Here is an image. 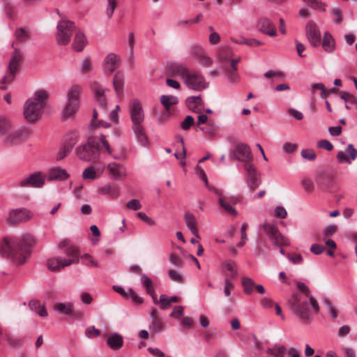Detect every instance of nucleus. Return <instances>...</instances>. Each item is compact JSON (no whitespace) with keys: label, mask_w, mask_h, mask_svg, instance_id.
<instances>
[{"label":"nucleus","mask_w":357,"mask_h":357,"mask_svg":"<svg viewBox=\"0 0 357 357\" xmlns=\"http://www.w3.org/2000/svg\"><path fill=\"white\" fill-rule=\"evenodd\" d=\"M316 182L318 185L321 187L328 186L331 182V177L325 172H318L315 178Z\"/></svg>","instance_id":"a19ab883"},{"label":"nucleus","mask_w":357,"mask_h":357,"mask_svg":"<svg viewBox=\"0 0 357 357\" xmlns=\"http://www.w3.org/2000/svg\"><path fill=\"white\" fill-rule=\"evenodd\" d=\"M45 177L49 181H63L67 180L70 177V174L66 169L54 167L48 170Z\"/></svg>","instance_id":"a211bd4d"},{"label":"nucleus","mask_w":357,"mask_h":357,"mask_svg":"<svg viewBox=\"0 0 357 357\" xmlns=\"http://www.w3.org/2000/svg\"><path fill=\"white\" fill-rule=\"evenodd\" d=\"M46 181L45 175L42 172L37 171L25 176L17 181V186L21 188H43Z\"/></svg>","instance_id":"9b49d317"},{"label":"nucleus","mask_w":357,"mask_h":357,"mask_svg":"<svg viewBox=\"0 0 357 357\" xmlns=\"http://www.w3.org/2000/svg\"><path fill=\"white\" fill-rule=\"evenodd\" d=\"M218 56L225 70H229L230 68L237 70V65L240 61V57L234 55L229 47H221L218 51Z\"/></svg>","instance_id":"9d476101"},{"label":"nucleus","mask_w":357,"mask_h":357,"mask_svg":"<svg viewBox=\"0 0 357 357\" xmlns=\"http://www.w3.org/2000/svg\"><path fill=\"white\" fill-rule=\"evenodd\" d=\"M263 344L255 335L247 337V356L259 357L263 350Z\"/></svg>","instance_id":"2eb2a0df"},{"label":"nucleus","mask_w":357,"mask_h":357,"mask_svg":"<svg viewBox=\"0 0 357 357\" xmlns=\"http://www.w3.org/2000/svg\"><path fill=\"white\" fill-rule=\"evenodd\" d=\"M92 67V63L90 59L87 58L82 61L81 66V72L83 74H87L89 73Z\"/></svg>","instance_id":"774afa93"},{"label":"nucleus","mask_w":357,"mask_h":357,"mask_svg":"<svg viewBox=\"0 0 357 357\" xmlns=\"http://www.w3.org/2000/svg\"><path fill=\"white\" fill-rule=\"evenodd\" d=\"M117 6L116 0H107V8H106V15L110 19Z\"/></svg>","instance_id":"09e8293b"},{"label":"nucleus","mask_w":357,"mask_h":357,"mask_svg":"<svg viewBox=\"0 0 357 357\" xmlns=\"http://www.w3.org/2000/svg\"><path fill=\"white\" fill-rule=\"evenodd\" d=\"M123 342L122 336L118 333L112 334L107 340V343L109 347L115 350L120 349L123 345Z\"/></svg>","instance_id":"c9c22d12"},{"label":"nucleus","mask_w":357,"mask_h":357,"mask_svg":"<svg viewBox=\"0 0 357 357\" xmlns=\"http://www.w3.org/2000/svg\"><path fill=\"white\" fill-rule=\"evenodd\" d=\"M316 90H320V96L321 99H326V89L322 83H315L312 86V92L314 93Z\"/></svg>","instance_id":"680f3d73"},{"label":"nucleus","mask_w":357,"mask_h":357,"mask_svg":"<svg viewBox=\"0 0 357 357\" xmlns=\"http://www.w3.org/2000/svg\"><path fill=\"white\" fill-rule=\"evenodd\" d=\"M82 177L84 180H94L97 178V173L94 166L86 168L82 172Z\"/></svg>","instance_id":"a18cd8bd"},{"label":"nucleus","mask_w":357,"mask_h":357,"mask_svg":"<svg viewBox=\"0 0 357 357\" xmlns=\"http://www.w3.org/2000/svg\"><path fill=\"white\" fill-rule=\"evenodd\" d=\"M131 119L133 123L132 126H142L141 123L144 121V113H131Z\"/></svg>","instance_id":"5fc2aeb1"},{"label":"nucleus","mask_w":357,"mask_h":357,"mask_svg":"<svg viewBox=\"0 0 357 357\" xmlns=\"http://www.w3.org/2000/svg\"><path fill=\"white\" fill-rule=\"evenodd\" d=\"M100 140L105 150V151L110 155H112L114 158H117L116 156L113 155L112 154V150L110 147V145L108 142V141L106 139V137L104 135L100 134Z\"/></svg>","instance_id":"052dcab7"},{"label":"nucleus","mask_w":357,"mask_h":357,"mask_svg":"<svg viewBox=\"0 0 357 357\" xmlns=\"http://www.w3.org/2000/svg\"><path fill=\"white\" fill-rule=\"evenodd\" d=\"M184 219L188 228L190 230L192 234L199 238L200 236L198 232L195 216L191 213H186L184 215Z\"/></svg>","instance_id":"c85d7f7f"},{"label":"nucleus","mask_w":357,"mask_h":357,"mask_svg":"<svg viewBox=\"0 0 357 357\" xmlns=\"http://www.w3.org/2000/svg\"><path fill=\"white\" fill-rule=\"evenodd\" d=\"M22 56V52L20 50L15 49L9 61L6 73L1 79L0 89L6 90L7 86H6L5 84H9L14 80L15 77L17 73Z\"/></svg>","instance_id":"423d86ee"},{"label":"nucleus","mask_w":357,"mask_h":357,"mask_svg":"<svg viewBox=\"0 0 357 357\" xmlns=\"http://www.w3.org/2000/svg\"><path fill=\"white\" fill-rule=\"evenodd\" d=\"M261 228L275 245L282 248L290 245L289 240L280 233L276 225L266 222L262 225ZM280 252L282 255L285 254V251L282 248H280Z\"/></svg>","instance_id":"39448f33"},{"label":"nucleus","mask_w":357,"mask_h":357,"mask_svg":"<svg viewBox=\"0 0 357 357\" xmlns=\"http://www.w3.org/2000/svg\"><path fill=\"white\" fill-rule=\"evenodd\" d=\"M184 307L181 305L175 306L173 308L172 312L170 313L169 316L173 318H176L177 319H180L181 316L183 314Z\"/></svg>","instance_id":"0e129e2a"},{"label":"nucleus","mask_w":357,"mask_h":357,"mask_svg":"<svg viewBox=\"0 0 357 357\" xmlns=\"http://www.w3.org/2000/svg\"><path fill=\"white\" fill-rule=\"evenodd\" d=\"M269 357H300L298 351L294 347L287 349L284 346L276 344L267 350Z\"/></svg>","instance_id":"ddd939ff"},{"label":"nucleus","mask_w":357,"mask_h":357,"mask_svg":"<svg viewBox=\"0 0 357 357\" xmlns=\"http://www.w3.org/2000/svg\"><path fill=\"white\" fill-rule=\"evenodd\" d=\"M197 61L201 64L203 66L206 67V68H208L209 67L213 62L212 58H211L210 56H208L206 54V52H204V54H202V55L199 58V59L197 60Z\"/></svg>","instance_id":"6e6d98bb"},{"label":"nucleus","mask_w":357,"mask_h":357,"mask_svg":"<svg viewBox=\"0 0 357 357\" xmlns=\"http://www.w3.org/2000/svg\"><path fill=\"white\" fill-rule=\"evenodd\" d=\"M253 156L247 146V185L252 191L258 188L261 183L260 174L252 163Z\"/></svg>","instance_id":"6e6552de"},{"label":"nucleus","mask_w":357,"mask_h":357,"mask_svg":"<svg viewBox=\"0 0 357 357\" xmlns=\"http://www.w3.org/2000/svg\"><path fill=\"white\" fill-rule=\"evenodd\" d=\"M324 303L327 307L331 316L333 319H335L337 317V310L335 307V306L333 305L332 302L328 298H325L324 300Z\"/></svg>","instance_id":"864d4df0"},{"label":"nucleus","mask_w":357,"mask_h":357,"mask_svg":"<svg viewBox=\"0 0 357 357\" xmlns=\"http://www.w3.org/2000/svg\"><path fill=\"white\" fill-rule=\"evenodd\" d=\"M29 307L31 310L34 311L40 317H45L48 315L45 304H41L39 301L33 300L29 301Z\"/></svg>","instance_id":"473e14b6"},{"label":"nucleus","mask_w":357,"mask_h":357,"mask_svg":"<svg viewBox=\"0 0 357 357\" xmlns=\"http://www.w3.org/2000/svg\"><path fill=\"white\" fill-rule=\"evenodd\" d=\"M322 47L324 50L328 53L333 52V50H335V40L333 36L328 32H326L324 34Z\"/></svg>","instance_id":"f704fd0d"},{"label":"nucleus","mask_w":357,"mask_h":357,"mask_svg":"<svg viewBox=\"0 0 357 357\" xmlns=\"http://www.w3.org/2000/svg\"><path fill=\"white\" fill-rule=\"evenodd\" d=\"M106 168L112 180H123L127 175L126 168L121 163L112 162L107 165Z\"/></svg>","instance_id":"dca6fc26"},{"label":"nucleus","mask_w":357,"mask_h":357,"mask_svg":"<svg viewBox=\"0 0 357 357\" xmlns=\"http://www.w3.org/2000/svg\"><path fill=\"white\" fill-rule=\"evenodd\" d=\"M71 264H73L72 260H66V258L62 257L51 258L47 261V266L52 271H60Z\"/></svg>","instance_id":"aec40b11"},{"label":"nucleus","mask_w":357,"mask_h":357,"mask_svg":"<svg viewBox=\"0 0 357 357\" xmlns=\"http://www.w3.org/2000/svg\"><path fill=\"white\" fill-rule=\"evenodd\" d=\"M167 69L171 76L182 77L185 79L189 72L186 66L179 63H170L167 65Z\"/></svg>","instance_id":"b1692460"},{"label":"nucleus","mask_w":357,"mask_h":357,"mask_svg":"<svg viewBox=\"0 0 357 357\" xmlns=\"http://www.w3.org/2000/svg\"><path fill=\"white\" fill-rule=\"evenodd\" d=\"M23 118L29 123H36L42 117V113H22Z\"/></svg>","instance_id":"8fccbe9b"},{"label":"nucleus","mask_w":357,"mask_h":357,"mask_svg":"<svg viewBox=\"0 0 357 357\" xmlns=\"http://www.w3.org/2000/svg\"><path fill=\"white\" fill-rule=\"evenodd\" d=\"M159 301L161 310H165L169 308L171 303L169 301L168 297L165 294H161L160 296Z\"/></svg>","instance_id":"e2e57ef3"},{"label":"nucleus","mask_w":357,"mask_h":357,"mask_svg":"<svg viewBox=\"0 0 357 357\" xmlns=\"http://www.w3.org/2000/svg\"><path fill=\"white\" fill-rule=\"evenodd\" d=\"M75 153L81 160L97 162L100 159L99 144L95 141L93 137L91 136L85 144L76 148Z\"/></svg>","instance_id":"7ed1b4c3"},{"label":"nucleus","mask_w":357,"mask_h":357,"mask_svg":"<svg viewBox=\"0 0 357 357\" xmlns=\"http://www.w3.org/2000/svg\"><path fill=\"white\" fill-rule=\"evenodd\" d=\"M98 192L102 195H109L113 198H116L119 196L117 188L110 184L99 188Z\"/></svg>","instance_id":"e433bc0d"},{"label":"nucleus","mask_w":357,"mask_h":357,"mask_svg":"<svg viewBox=\"0 0 357 357\" xmlns=\"http://www.w3.org/2000/svg\"><path fill=\"white\" fill-rule=\"evenodd\" d=\"M36 242V238L29 234L22 238H5L0 242V255L12 258L17 264L25 261L29 253L30 248Z\"/></svg>","instance_id":"f03ea898"},{"label":"nucleus","mask_w":357,"mask_h":357,"mask_svg":"<svg viewBox=\"0 0 357 357\" xmlns=\"http://www.w3.org/2000/svg\"><path fill=\"white\" fill-rule=\"evenodd\" d=\"M186 105L191 112H213L210 108H205L200 96L187 98Z\"/></svg>","instance_id":"412c9836"},{"label":"nucleus","mask_w":357,"mask_h":357,"mask_svg":"<svg viewBox=\"0 0 357 357\" xmlns=\"http://www.w3.org/2000/svg\"><path fill=\"white\" fill-rule=\"evenodd\" d=\"M74 31H75V26L73 22L66 19L60 20L57 24L56 41L58 44L67 45Z\"/></svg>","instance_id":"0eeeda50"},{"label":"nucleus","mask_w":357,"mask_h":357,"mask_svg":"<svg viewBox=\"0 0 357 357\" xmlns=\"http://www.w3.org/2000/svg\"><path fill=\"white\" fill-rule=\"evenodd\" d=\"M218 202L227 213L233 215H236L237 212L233 208V205H235L238 202V198L225 196L224 198L218 199Z\"/></svg>","instance_id":"393cba45"},{"label":"nucleus","mask_w":357,"mask_h":357,"mask_svg":"<svg viewBox=\"0 0 357 357\" xmlns=\"http://www.w3.org/2000/svg\"><path fill=\"white\" fill-rule=\"evenodd\" d=\"M15 36L19 42L24 43L29 38V31L24 28H19L15 31Z\"/></svg>","instance_id":"49530a36"},{"label":"nucleus","mask_w":357,"mask_h":357,"mask_svg":"<svg viewBox=\"0 0 357 357\" xmlns=\"http://www.w3.org/2000/svg\"><path fill=\"white\" fill-rule=\"evenodd\" d=\"M26 131L22 128H18L6 133V142L8 144H16L26 137Z\"/></svg>","instance_id":"a878e982"},{"label":"nucleus","mask_w":357,"mask_h":357,"mask_svg":"<svg viewBox=\"0 0 357 357\" xmlns=\"http://www.w3.org/2000/svg\"><path fill=\"white\" fill-rule=\"evenodd\" d=\"M340 100L344 104L347 110L354 109L357 105V99L349 93L342 91Z\"/></svg>","instance_id":"7c9ffc66"},{"label":"nucleus","mask_w":357,"mask_h":357,"mask_svg":"<svg viewBox=\"0 0 357 357\" xmlns=\"http://www.w3.org/2000/svg\"><path fill=\"white\" fill-rule=\"evenodd\" d=\"M301 185L305 191L307 193H311L314 188L313 181L310 178H303L301 181Z\"/></svg>","instance_id":"4d7b16f0"},{"label":"nucleus","mask_w":357,"mask_h":357,"mask_svg":"<svg viewBox=\"0 0 357 357\" xmlns=\"http://www.w3.org/2000/svg\"><path fill=\"white\" fill-rule=\"evenodd\" d=\"M310 7L320 11L324 10V5L318 0H306L304 1Z\"/></svg>","instance_id":"13d9d810"},{"label":"nucleus","mask_w":357,"mask_h":357,"mask_svg":"<svg viewBox=\"0 0 357 357\" xmlns=\"http://www.w3.org/2000/svg\"><path fill=\"white\" fill-rule=\"evenodd\" d=\"M357 158V150L353 144H349L344 151H339L337 153V159L339 162H347L351 164L353 160Z\"/></svg>","instance_id":"6ab92c4d"},{"label":"nucleus","mask_w":357,"mask_h":357,"mask_svg":"<svg viewBox=\"0 0 357 357\" xmlns=\"http://www.w3.org/2000/svg\"><path fill=\"white\" fill-rule=\"evenodd\" d=\"M160 102L162 105L168 111L170 109L171 106L176 105L178 103V98L172 96H162L160 98Z\"/></svg>","instance_id":"58836bf2"},{"label":"nucleus","mask_w":357,"mask_h":357,"mask_svg":"<svg viewBox=\"0 0 357 357\" xmlns=\"http://www.w3.org/2000/svg\"><path fill=\"white\" fill-rule=\"evenodd\" d=\"M53 310L61 315H72L73 314V305L70 302H59L54 304Z\"/></svg>","instance_id":"cd10ccee"},{"label":"nucleus","mask_w":357,"mask_h":357,"mask_svg":"<svg viewBox=\"0 0 357 357\" xmlns=\"http://www.w3.org/2000/svg\"><path fill=\"white\" fill-rule=\"evenodd\" d=\"M119 66V61L117 59V56L114 53H110L107 55L105 59V70L112 73H113Z\"/></svg>","instance_id":"c756f323"},{"label":"nucleus","mask_w":357,"mask_h":357,"mask_svg":"<svg viewBox=\"0 0 357 357\" xmlns=\"http://www.w3.org/2000/svg\"><path fill=\"white\" fill-rule=\"evenodd\" d=\"M301 156L310 161H312L316 158V153L312 149H305L301 151Z\"/></svg>","instance_id":"338daca9"},{"label":"nucleus","mask_w":357,"mask_h":357,"mask_svg":"<svg viewBox=\"0 0 357 357\" xmlns=\"http://www.w3.org/2000/svg\"><path fill=\"white\" fill-rule=\"evenodd\" d=\"M297 288L300 292L291 295L288 300V306L301 319L309 321L312 319L313 311L316 313L319 312V304L311 296L305 284L298 282Z\"/></svg>","instance_id":"f257e3e1"},{"label":"nucleus","mask_w":357,"mask_h":357,"mask_svg":"<svg viewBox=\"0 0 357 357\" xmlns=\"http://www.w3.org/2000/svg\"><path fill=\"white\" fill-rule=\"evenodd\" d=\"M66 255L68 257L66 260H72L73 264L77 263L78 259V250L75 246H69L65 251Z\"/></svg>","instance_id":"37998d69"},{"label":"nucleus","mask_w":357,"mask_h":357,"mask_svg":"<svg viewBox=\"0 0 357 357\" xmlns=\"http://www.w3.org/2000/svg\"><path fill=\"white\" fill-rule=\"evenodd\" d=\"M137 215L147 225H149V226H154L155 225V220H153L151 218L149 217L145 213H144V212H139L137 213Z\"/></svg>","instance_id":"69168bd1"},{"label":"nucleus","mask_w":357,"mask_h":357,"mask_svg":"<svg viewBox=\"0 0 357 357\" xmlns=\"http://www.w3.org/2000/svg\"><path fill=\"white\" fill-rule=\"evenodd\" d=\"M81 260L82 263L87 267H99L98 262L88 253H85L82 255Z\"/></svg>","instance_id":"79ce46f5"},{"label":"nucleus","mask_w":357,"mask_h":357,"mask_svg":"<svg viewBox=\"0 0 357 357\" xmlns=\"http://www.w3.org/2000/svg\"><path fill=\"white\" fill-rule=\"evenodd\" d=\"M132 130L137 143L142 147L149 148L150 143L142 126H132Z\"/></svg>","instance_id":"bb28decb"},{"label":"nucleus","mask_w":357,"mask_h":357,"mask_svg":"<svg viewBox=\"0 0 357 357\" xmlns=\"http://www.w3.org/2000/svg\"><path fill=\"white\" fill-rule=\"evenodd\" d=\"M149 328H150V329H151L155 332H158V331H161L163 329H165V325L163 323V321H162V319L160 318H159L158 319L151 321V324H150Z\"/></svg>","instance_id":"3c124183"},{"label":"nucleus","mask_w":357,"mask_h":357,"mask_svg":"<svg viewBox=\"0 0 357 357\" xmlns=\"http://www.w3.org/2000/svg\"><path fill=\"white\" fill-rule=\"evenodd\" d=\"M82 88L79 84L73 85L67 92V102L63 112H77L80 109V96Z\"/></svg>","instance_id":"1a4fd4ad"},{"label":"nucleus","mask_w":357,"mask_h":357,"mask_svg":"<svg viewBox=\"0 0 357 357\" xmlns=\"http://www.w3.org/2000/svg\"><path fill=\"white\" fill-rule=\"evenodd\" d=\"M245 158V145L238 144L230 154L231 160H236L239 162H244Z\"/></svg>","instance_id":"72a5a7b5"},{"label":"nucleus","mask_w":357,"mask_h":357,"mask_svg":"<svg viewBox=\"0 0 357 357\" xmlns=\"http://www.w3.org/2000/svg\"><path fill=\"white\" fill-rule=\"evenodd\" d=\"M86 43L87 41L84 34L80 31H75V38L73 43V49L77 52H82Z\"/></svg>","instance_id":"2f4dec72"},{"label":"nucleus","mask_w":357,"mask_h":357,"mask_svg":"<svg viewBox=\"0 0 357 357\" xmlns=\"http://www.w3.org/2000/svg\"><path fill=\"white\" fill-rule=\"evenodd\" d=\"M85 335L89 338H93L100 336V331L94 326L88 327L85 331Z\"/></svg>","instance_id":"bf43d9fd"},{"label":"nucleus","mask_w":357,"mask_h":357,"mask_svg":"<svg viewBox=\"0 0 357 357\" xmlns=\"http://www.w3.org/2000/svg\"><path fill=\"white\" fill-rule=\"evenodd\" d=\"M91 89L94 93L96 100L101 107L100 109H105L107 105V101L105 96L106 89L103 88L98 82H93L91 85Z\"/></svg>","instance_id":"5701e85b"},{"label":"nucleus","mask_w":357,"mask_h":357,"mask_svg":"<svg viewBox=\"0 0 357 357\" xmlns=\"http://www.w3.org/2000/svg\"><path fill=\"white\" fill-rule=\"evenodd\" d=\"M306 36L310 43L313 47H317L320 45L321 36L317 25L312 22H308L305 26Z\"/></svg>","instance_id":"4468645a"},{"label":"nucleus","mask_w":357,"mask_h":357,"mask_svg":"<svg viewBox=\"0 0 357 357\" xmlns=\"http://www.w3.org/2000/svg\"><path fill=\"white\" fill-rule=\"evenodd\" d=\"M257 27L261 32L269 36L273 37L277 35L275 26L266 17L261 18L259 20Z\"/></svg>","instance_id":"4be33fe9"},{"label":"nucleus","mask_w":357,"mask_h":357,"mask_svg":"<svg viewBox=\"0 0 357 357\" xmlns=\"http://www.w3.org/2000/svg\"><path fill=\"white\" fill-rule=\"evenodd\" d=\"M264 76L267 79L276 78L278 79H283L284 73L282 71L268 70L266 72Z\"/></svg>","instance_id":"603ef678"},{"label":"nucleus","mask_w":357,"mask_h":357,"mask_svg":"<svg viewBox=\"0 0 357 357\" xmlns=\"http://www.w3.org/2000/svg\"><path fill=\"white\" fill-rule=\"evenodd\" d=\"M185 82L188 87L195 91H202L208 86V82L197 71H189Z\"/></svg>","instance_id":"f8f14e48"},{"label":"nucleus","mask_w":357,"mask_h":357,"mask_svg":"<svg viewBox=\"0 0 357 357\" xmlns=\"http://www.w3.org/2000/svg\"><path fill=\"white\" fill-rule=\"evenodd\" d=\"M50 93L45 89L35 91L33 96L29 98L24 103V112H41L49 109L47 100Z\"/></svg>","instance_id":"20e7f679"},{"label":"nucleus","mask_w":357,"mask_h":357,"mask_svg":"<svg viewBox=\"0 0 357 357\" xmlns=\"http://www.w3.org/2000/svg\"><path fill=\"white\" fill-rule=\"evenodd\" d=\"M73 146L70 144H65L61 146L57 152L56 160H63L72 150Z\"/></svg>","instance_id":"de8ad7c7"},{"label":"nucleus","mask_w":357,"mask_h":357,"mask_svg":"<svg viewBox=\"0 0 357 357\" xmlns=\"http://www.w3.org/2000/svg\"><path fill=\"white\" fill-rule=\"evenodd\" d=\"M32 217L31 213L26 208H17L10 211L9 213V222L13 224H19L26 222Z\"/></svg>","instance_id":"f3484780"},{"label":"nucleus","mask_w":357,"mask_h":357,"mask_svg":"<svg viewBox=\"0 0 357 357\" xmlns=\"http://www.w3.org/2000/svg\"><path fill=\"white\" fill-rule=\"evenodd\" d=\"M141 282L142 286L145 288L147 294L151 292V291H155L153 282L147 275L142 274Z\"/></svg>","instance_id":"c03bdc74"},{"label":"nucleus","mask_w":357,"mask_h":357,"mask_svg":"<svg viewBox=\"0 0 357 357\" xmlns=\"http://www.w3.org/2000/svg\"><path fill=\"white\" fill-rule=\"evenodd\" d=\"M123 75L122 73L118 72L114 75L113 79V85L118 96H119L123 88Z\"/></svg>","instance_id":"4c0bfd02"},{"label":"nucleus","mask_w":357,"mask_h":357,"mask_svg":"<svg viewBox=\"0 0 357 357\" xmlns=\"http://www.w3.org/2000/svg\"><path fill=\"white\" fill-rule=\"evenodd\" d=\"M96 126L109 128L110 126V123L109 121H105L102 119H98V113H93L92 122L90 129H92Z\"/></svg>","instance_id":"ea45409f"}]
</instances>
